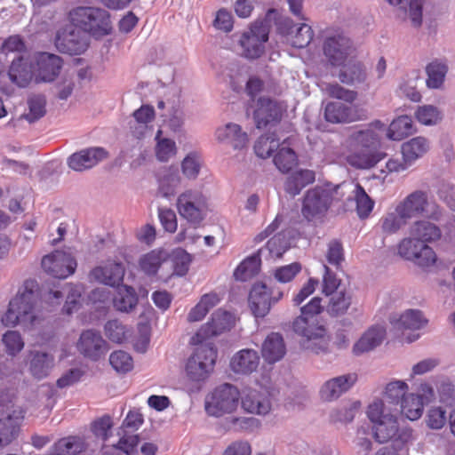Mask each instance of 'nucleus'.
<instances>
[{
	"mask_svg": "<svg viewBox=\"0 0 455 455\" xmlns=\"http://www.w3.org/2000/svg\"><path fill=\"white\" fill-rule=\"evenodd\" d=\"M38 284L35 280H26L17 295L9 302L8 309L1 317L5 327H14L20 323H32Z\"/></svg>",
	"mask_w": 455,
	"mask_h": 455,
	"instance_id": "1",
	"label": "nucleus"
},
{
	"mask_svg": "<svg viewBox=\"0 0 455 455\" xmlns=\"http://www.w3.org/2000/svg\"><path fill=\"white\" fill-rule=\"evenodd\" d=\"M286 353V347L281 334L272 332L267 336L261 347V355L268 363L280 361Z\"/></svg>",
	"mask_w": 455,
	"mask_h": 455,
	"instance_id": "29",
	"label": "nucleus"
},
{
	"mask_svg": "<svg viewBox=\"0 0 455 455\" xmlns=\"http://www.w3.org/2000/svg\"><path fill=\"white\" fill-rule=\"evenodd\" d=\"M91 275L100 283L109 286H116L123 282L124 267L122 263L108 261L102 267L93 268Z\"/></svg>",
	"mask_w": 455,
	"mask_h": 455,
	"instance_id": "27",
	"label": "nucleus"
},
{
	"mask_svg": "<svg viewBox=\"0 0 455 455\" xmlns=\"http://www.w3.org/2000/svg\"><path fill=\"white\" fill-rule=\"evenodd\" d=\"M356 212L361 219L367 218L372 212L374 201L367 195L364 188L357 183L354 190Z\"/></svg>",
	"mask_w": 455,
	"mask_h": 455,
	"instance_id": "51",
	"label": "nucleus"
},
{
	"mask_svg": "<svg viewBox=\"0 0 455 455\" xmlns=\"http://www.w3.org/2000/svg\"><path fill=\"white\" fill-rule=\"evenodd\" d=\"M325 120L331 124H348L368 117L367 110L359 105H346L341 102L331 101L324 108Z\"/></svg>",
	"mask_w": 455,
	"mask_h": 455,
	"instance_id": "11",
	"label": "nucleus"
},
{
	"mask_svg": "<svg viewBox=\"0 0 455 455\" xmlns=\"http://www.w3.org/2000/svg\"><path fill=\"white\" fill-rule=\"evenodd\" d=\"M286 140H283L282 147H279L277 153L274 156V164L283 173H288L298 164L297 155L293 149L284 147Z\"/></svg>",
	"mask_w": 455,
	"mask_h": 455,
	"instance_id": "44",
	"label": "nucleus"
},
{
	"mask_svg": "<svg viewBox=\"0 0 455 455\" xmlns=\"http://www.w3.org/2000/svg\"><path fill=\"white\" fill-rule=\"evenodd\" d=\"M242 407L250 413L259 415L268 413L271 409L269 392L261 386L258 388H246L242 396Z\"/></svg>",
	"mask_w": 455,
	"mask_h": 455,
	"instance_id": "16",
	"label": "nucleus"
},
{
	"mask_svg": "<svg viewBox=\"0 0 455 455\" xmlns=\"http://www.w3.org/2000/svg\"><path fill=\"white\" fill-rule=\"evenodd\" d=\"M326 259L331 265L337 268L340 266L344 260L343 246L340 242L332 240L329 243Z\"/></svg>",
	"mask_w": 455,
	"mask_h": 455,
	"instance_id": "64",
	"label": "nucleus"
},
{
	"mask_svg": "<svg viewBox=\"0 0 455 455\" xmlns=\"http://www.w3.org/2000/svg\"><path fill=\"white\" fill-rule=\"evenodd\" d=\"M217 350L212 344L200 345L189 357L186 365L188 378L193 381L204 380L212 371Z\"/></svg>",
	"mask_w": 455,
	"mask_h": 455,
	"instance_id": "5",
	"label": "nucleus"
},
{
	"mask_svg": "<svg viewBox=\"0 0 455 455\" xmlns=\"http://www.w3.org/2000/svg\"><path fill=\"white\" fill-rule=\"evenodd\" d=\"M353 152L347 163L358 169H369L377 164L382 156L377 152L379 140L371 130L359 131L351 137Z\"/></svg>",
	"mask_w": 455,
	"mask_h": 455,
	"instance_id": "2",
	"label": "nucleus"
},
{
	"mask_svg": "<svg viewBox=\"0 0 455 455\" xmlns=\"http://www.w3.org/2000/svg\"><path fill=\"white\" fill-rule=\"evenodd\" d=\"M410 235L422 244L440 240L442 231L438 226L428 220H417L410 227Z\"/></svg>",
	"mask_w": 455,
	"mask_h": 455,
	"instance_id": "28",
	"label": "nucleus"
},
{
	"mask_svg": "<svg viewBox=\"0 0 455 455\" xmlns=\"http://www.w3.org/2000/svg\"><path fill=\"white\" fill-rule=\"evenodd\" d=\"M239 399L240 393L235 387L231 384H223L206 397L205 411L214 417L232 413L237 408Z\"/></svg>",
	"mask_w": 455,
	"mask_h": 455,
	"instance_id": "4",
	"label": "nucleus"
},
{
	"mask_svg": "<svg viewBox=\"0 0 455 455\" xmlns=\"http://www.w3.org/2000/svg\"><path fill=\"white\" fill-rule=\"evenodd\" d=\"M177 210L182 218L196 227L206 215V198L200 191L186 190L177 199Z\"/></svg>",
	"mask_w": 455,
	"mask_h": 455,
	"instance_id": "6",
	"label": "nucleus"
},
{
	"mask_svg": "<svg viewBox=\"0 0 455 455\" xmlns=\"http://www.w3.org/2000/svg\"><path fill=\"white\" fill-rule=\"evenodd\" d=\"M427 204V194L421 190H416L399 202L395 207L397 212L408 221L413 217L422 215L426 212Z\"/></svg>",
	"mask_w": 455,
	"mask_h": 455,
	"instance_id": "21",
	"label": "nucleus"
},
{
	"mask_svg": "<svg viewBox=\"0 0 455 455\" xmlns=\"http://www.w3.org/2000/svg\"><path fill=\"white\" fill-rule=\"evenodd\" d=\"M34 69L28 63V61L22 58L12 60L9 68V77L20 87L27 86L32 79Z\"/></svg>",
	"mask_w": 455,
	"mask_h": 455,
	"instance_id": "37",
	"label": "nucleus"
},
{
	"mask_svg": "<svg viewBox=\"0 0 455 455\" xmlns=\"http://www.w3.org/2000/svg\"><path fill=\"white\" fill-rule=\"evenodd\" d=\"M62 60L52 53L39 52L36 56L34 73L38 82H52L60 74Z\"/></svg>",
	"mask_w": 455,
	"mask_h": 455,
	"instance_id": "18",
	"label": "nucleus"
},
{
	"mask_svg": "<svg viewBox=\"0 0 455 455\" xmlns=\"http://www.w3.org/2000/svg\"><path fill=\"white\" fill-rule=\"evenodd\" d=\"M415 116L417 120L425 125L435 124L442 118L440 111L432 105L419 107Z\"/></svg>",
	"mask_w": 455,
	"mask_h": 455,
	"instance_id": "56",
	"label": "nucleus"
},
{
	"mask_svg": "<svg viewBox=\"0 0 455 455\" xmlns=\"http://www.w3.org/2000/svg\"><path fill=\"white\" fill-rule=\"evenodd\" d=\"M84 449V443L78 436H68L60 439L52 446L54 455H76Z\"/></svg>",
	"mask_w": 455,
	"mask_h": 455,
	"instance_id": "42",
	"label": "nucleus"
},
{
	"mask_svg": "<svg viewBox=\"0 0 455 455\" xmlns=\"http://www.w3.org/2000/svg\"><path fill=\"white\" fill-rule=\"evenodd\" d=\"M266 247L268 250L270 255L275 258H281L288 249L284 235L281 234L273 235L267 242Z\"/></svg>",
	"mask_w": 455,
	"mask_h": 455,
	"instance_id": "63",
	"label": "nucleus"
},
{
	"mask_svg": "<svg viewBox=\"0 0 455 455\" xmlns=\"http://www.w3.org/2000/svg\"><path fill=\"white\" fill-rule=\"evenodd\" d=\"M221 299V296L215 291L202 295L196 305L193 307L188 314V322L195 323L202 321L211 309L220 303Z\"/></svg>",
	"mask_w": 455,
	"mask_h": 455,
	"instance_id": "34",
	"label": "nucleus"
},
{
	"mask_svg": "<svg viewBox=\"0 0 455 455\" xmlns=\"http://www.w3.org/2000/svg\"><path fill=\"white\" fill-rule=\"evenodd\" d=\"M132 116L135 124L130 126L132 132L134 137L140 139L145 135L149 124L155 119V109L150 105H142L133 112Z\"/></svg>",
	"mask_w": 455,
	"mask_h": 455,
	"instance_id": "36",
	"label": "nucleus"
},
{
	"mask_svg": "<svg viewBox=\"0 0 455 455\" xmlns=\"http://www.w3.org/2000/svg\"><path fill=\"white\" fill-rule=\"evenodd\" d=\"M448 71L447 65L438 60H435L426 67L427 72V85L428 88L438 89L440 88L445 79Z\"/></svg>",
	"mask_w": 455,
	"mask_h": 455,
	"instance_id": "43",
	"label": "nucleus"
},
{
	"mask_svg": "<svg viewBox=\"0 0 455 455\" xmlns=\"http://www.w3.org/2000/svg\"><path fill=\"white\" fill-rule=\"evenodd\" d=\"M279 141L280 138L274 132L261 135L254 145L255 154L263 159L271 156L272 153L281 146Z\"/></svg>",
	"mask_w": 455,
	"mask_h": 455,
	"instance_id": "47",
	"label": "nucleus"
},
{
	"mask_svg": "<svg viewBox=\"0 0 455 455\" xmlns=\"http://www.w3.org/2000/svg\"><path fill=\"white\" fill-rule=\"evenodd\" d=\"M391 410V407L387 409L384 401L376 399L368 406L367 415L370 420L375 424L385 419L386 417L392 416Z\"/></svg>",
	"mask_w": 455,
	"mask_h": 455,
	"instance_id": "59",
	"label": "nucleus"
},
{
	"mask_svg": "<svg viewBox=\"0 0 455 455\" xmlns=\"http://www.w3.org/2000/svg\"><path fill=\"white\" fill-rule=\"evenodd\" d=\"M424 398L420 395L408 394L400 404L401 412L410 420L419 419L424 410Z\"/></svg>",
	"mask_w": 455,
	"mask_h": 455,
	"instance_id": "41",
	"label": "nucleus"
},
{
	"mask_svg": "<svg viewBox=\"0 0 455 455\" xmlns=\"http://www.w3.org/2000/svg\"><path fill=\"white\" fill-rule=\"evenodd\" d=\"M356 380L357 375L355 373H348L326 381L320 391L322 399L331 401L338 398L347 391Z\"/></svg>",
	"mask_w": 455,
	"mask_h": 455,
	"instance_id": "25",
	"label": "nucleus"
},
{
	"mask_svg": "<svg viewBox=\"0 0 455 455\" xmlns=\"http://www.w3.org/2000/svg\"><path fill=\"white\" fill-rule=\"evenodd\" d=\"M315 173L312 170L300 169L287 177L284 183V190L289 195L295 196L307 186L314 183Z\"/></svg>",
	"mask_w": 455,
	"mask_h": 455,
	"instance_id": "35",
	"label": "nucleus"
},
{
	"mask_svg": "<svg viewBox=\"0 0 455 455\" xmlns=\"http://www.w3.org/2000/svg\"><path fill=\"white\" fill-rule=\"evenodd\" d=\"M161 134L162 131L158 130L156 135V140H157L156 156L161 162H167L172 156L176 155L177 148L172 140L160 139Z\"/></svg>",
	"mask_w": 455,
	"mask_h": 455,
	"instance_id": "53",
	"label": "nucleus"
},
{
	"mask_svg": "<svg viewBox=\"0 0 455 455\" xmlns=\"http://www.w3.org/2000/svg\"><path fill=\"white\" fill-rule=\"evenodd\" d=\"M331 296L327 312L333 316L344 315L351 305V297L346 291H339Z\"/></svg>",
	"mask_w": 455,
	"mask_h": 455,
	"instance_id": "50",
	"label": "nucleus"
},
{
	"mask_svg": "<svg viewBox=\"0 0 455 455\" xmlns=\"http://www.w3.org/2000/svg\"><path fill=\"white\" fill-rule=\"evenodd\" d=\"M412 436L411 429L408 427L399 428L398 421L395 416L386 417L374 424V437L380 443H385L394 440L401 444L408 443Z\"/></svg>",
	"mask_w": 455,
	"mask_h": 455,
	"instance_id": "14",
	"label": "nucleus"
},
{
	"mask_svg": "<svg viewBox=\"0 0 455 455\" xmlns=\"http://www.w3.org/2000/svg\"><path fill=\"white\" fill-rule=\"evenodd\" d=\"M138 303V296L135 290L127 285L118 287L117 292L113 299L114 307L121 312L132 311Z\"/></svg>",
	"mask_w": 455,
	"mask_h": 455,
	"instance_id": "40",
	"label": "nucleus"
},
{
	"mask_svg": "<svg viewBox=\"0 0 455 455\" xmlns=\"http://www.w3.org/2000/svg\"><path fill=\"white\" fill-rule=\"evenodd\" d=\"M2 341L5 347V352L12 356L19 354L24 347V341L20 333L17 331H7Z\"/></svg>",
	"mask_w": 455,
	"mask_h": 455,
	"instance_id": "55",
	"label": "nucleus"
},
{
	"mask_svg": "<svg viewBox=\"0 0 455 455\" xmlns=\"http://www.w3.org/2000/svg\"><path fill=\"white\" fill-rule=\"evenodd\" d=\"M29 112L26 115L27 120L30 123L40 119L45 114V99L44 96L36 95L28 100Z\"/></svg>",
	"mask_w": 455,
	"mask_h": 455,
	"instance_id": "58",
	"label": "nucleus"
},
{
	"mask_svg": "<svg viewBox=\"0 0 455 455\" xmlns=\"http://www.w3.org/2000/svg\"><path fill=\"white\" fill-rule=\"evenodd\" d=\"M385 336L386 329L383 326L374 325L371 327L354 345V354L358 355L375 348L382 343Z\"/></svg>",
	"mask_w": 455,
	"mask_h": 455,
	"instance_id": "32",
	"label": "nucleus"
},
{
	"mask_svg": "<svg viewBox=\"0 0 455 455\" xmlns=\"http://www.w3.org/2000/svg\"><path fill=\"white\" fill-rule=\"evenodd\" d=\"M216 139L222 143L230 145L234 149H243L248 144V135L242 131L239 124L228 123L219 127L215 132Z\"/></svg>",
	"mask_w": 455,
	"mask_h": 455,
	"instance_id": "24",
	"label": "nucleus"
},
{
	"mask_svg": "<svg viewBox=\"0 0 455 455\" xmlns=\"http://www.w3.org/2000/svg\"><path fill=\"white\" fill-rule=\"evenodd\" d=\"M429 149L428 140L421 136L415 137L402 145V154L405 162L413 163L422 157Z\"/></svg>",
	"mask_w": 455,
	"mask_h": 455,
	"instance_id": "38",
	"label": "nucleus"
},
{
	"mask_svg": "<svg viewBox=\"0 0 455 455\" xmlns=\"http://www.w3.org/2000/svg\"><path fill=\"white\" fill-rule=\"evenodd\" d=\"M271 292L269 287L263 283H254L250 294L249 302L251 309L256 317L265 316L270 310Z\"/></svg>",
	"mask_w": 455,
	"mask_h": 455,
	"instance_id": "23",
	"label": "nucleus"
},
{
	"mask_svg": "<svg viewBox=\"0 0 455 455\" xmlns=\"http://www.w3.org/2000/svg\"><path fill=\"white\" fill-rule=\"evenodd\" d=\"M355 49L351 40L342 33L327 36L323 43V53L332 66H339L349 57H353Z\"/></svg>",
	"mask_w": 455,
	"mask_h": 455,
	"instance_id": "12",
	"label": "nucleus"
},
{
	"mask_svg": "<svg viewBox=\"0 0 455 455\" xmlns=\"http://www.w3.org/2000/svg\"><path fill=\"white\" fill-rule=\"evenodd\" d=\"M323 307L322 306V299L314 297L307 304L300 308V315L296 318V326L298 331H302L301 327L307 324V320H320V314Z\"/></svg>",
	"mask_w": 455,
	"mask_h": 455,
	"instance_id": "46",
	"label": "nucleus"
},
{
	"mask_svg": "<svg viewBox=\"0 0 455 455\" xmlns=\"http://www.w3.org/2000/svg\"><path fill=\"white\" fill-rule=\"evenodd\" d=\"M339 67H341L339 73V78L341 83L354 84L364 82L366 78L365 69L362 63L356 60L355 52L353 54V57H349Z\"/></svg>",
	"mask_w": 455,
	"mask_h": 455,
	"instance_id": "31",
	"label": "nucleus"
},
{
	"mask_svg": "<svg viewBox=\"0 0 455 455\" xmlns=\"http://www.w3.org/2000/svg\"><path fill=\"white\" fill-rule=\"evenodd\" d=\"M269 28L265 20H256L243 32L239 40L243 55L247 59H258L264 52V44L268 40Z\"/></svg>",
	"mask_w": 455,
	"mask_h": 455,
	"instance_id": "7",
	"label": "nucleus"
},
{
	"mask_svg": "<svg viewBox=\"0 0 455 455\" xmlns=\"http://www.w3.org/2000/svg\"><path fill=\"white\" fill-rule=\"evenodd\" d=\"M406 223V219L397 212L395 207L394 212H387L381 218V231L386 235H392L399 231Z\"/></svg>",
	"mask_w": 455,
	"mask_h": 455,
	"instance_id": "52",
	"label": "nucleus"
},
{
	"mask_svg": "<svg viewBox=\"0 0 455 455\" xmlns=\"http://www.w3.org/2000/svg\"><path fill=\"white\" fill-rule=\"evenodd\" d=\"M23 418L21 411L0 416V446L10 443L15 438Z\"/></svg>",
	"mask_w": 455,
	"mask_h": 455,
	"instance_id": "33",
	"label": "nucleus"
},
{
	"mask_svg": "<svg viewBox=\"0 0 455 455\" xmlns=\"http://www.w3.org/2000/svg\"><path fill=\"white\" fill-rule=\"evenodd\" d=\"M55 45L62 53L79 55L87 50L89 43L84 32L72 28L58 32Z\"/></svg>",
	"mask_w": 455,
	"mask_h": 455,
	"instance_id": "15",
	"label": "nucleus"
},
{
	"mask_svg": "<svg viewBox=\"0 0 455 455\" xmlns=\"http://www.w3.org/2000/svg\"><path fill=\"white\" fill-rule=\"evenodd\" d=\"M108 156V153L103 148H90L71 155L68 159V164L76 172H83L92 168Z\"/></svg>",
	"mask_w": 455,
	"mask_h": 455,
	"instance_id": "19",
	"label": "nucleus"
},
{
	"mask_svg": "<svg viewBox=\"0 0 455 455\" xmlns=\"http://www.w3.org/2000/svg\"><path fill=\"white\" fill-rule=\"evenodd\" d=\"M235 324L234 315L223 309L216 310L210 320L201 326L193 339L203 343L204 340L229 331Z\"/></svg>",
	"mask_w": 455,
	"mask_h": 455,
	"instance_id": "13",
	"label": "nucleus"
},
{
	"mask_svg": "<svg viewBox=\"0 0 455 455\" xmlns=\"http://www.w3.org/2000/svg\"><path fill=\"white\" fill-rule=\"evenodd\" d=\"M398 254L407 260H411L422 267H428L436 262L434 250L427 244H422L411 235L403 238L398 244Z\"/></svg>",
	"mask_w": 455,
	"mask_h": 455,
	"instance_id": "9",
	"label": "nucleus"
},
{
	"mask_svg": "<svg viewBox=\"0 0 455 455\" xmlns=\"http://www.w3.org/2000/svg\"><path fill=\"white\" fill-rule=\"evenodd\" d=\"M307 324L301 327L302 331H298L296 326V318L292 323V329L295 333L307 339V340H316L323 339L325 336L326 330L319 319L313 321L307 320Z\"/></svg>",
	"mask_w": 455,
	"mask_h": 455,
	"instance_id": "49",
	"label": "nucleus"
},
{
	"mask_svg": "<svg viewBox=\"0 0 455 455\" xmlns=\"http://www.w3.org/2000/svg\"><path fill=\"white\" fill-rule=\"evenodd\" d=\"M260 267V258L258 254L251 255L243 260L234 272L236 280L247 281L258 274Z\"/></svg>",
	"mask_w": 455,
	"mask_h": 455,
	"instance_id": "48",
	"label": "nucleus"
},
{
	"mask_svg": "<svg viewBox=\"0 0 455 455\" xmlns=\"http://www.w3.org/2000/svg\"><path fill=\"white\" fill-rule=\"evenodd\" d=\"M327 92L330 97L350 103V105L357 98V92L355 91L346 89L338 84H329L327 86Z\"/></svg>",
	"mask_w": 455,
	"mask_h": 455,
	"instance_id": "61",
	"label": "nucleus"
},
{
	"mask_svg": "<svg viewBox=\"0 0 455 455\" xmlns=\"http://www.w3.org/2000/svg\"><path fill=\"white\" fill-rule=\"evenodd\" d=\"M172 267L169 253L164 249H155L143 254L139 259L140 269L147 275H156L159 270Z\"/></svg>",
	"mask_w": 455,
	"mask_h": 455,
	"instance_id": "22",
	"label": "nucleus"
},
{
	"mask_svg": "<svg viewBox=\"0 0 455 455\" xmlns=\"http://www.w3.org/2000/svg\"><path fill=\"white\" fill-rule=\"evenodd\" d=\"M77 348L85 357L98 360L107 352V343L99 331L87 330L82 332Z\"/></svg>",
	"mask_w": 455,
	"mask_h": 455,
	"instance_id": "20",
	"label": "nucleus"
},
{
	"mask_svg": "<svg viewBox=\"0 0 455 455\" xmlns=\"http://www.w3.org/2000/svg\"><path fill=\"white\" fill-rule=\"evenodd\" d=\"M252 116L257 128H265L268 124H275L281 120L282 108L276 101L269 98L260 97L256 101V108Z\"/></svg>",
	"mask_w": 455,
	"mask_h": 455,
	"instance_id": "17",
	"label": "nucleus"
},
{
	"mask_svg": "<svg viewBox=\"0 0 455 455\" xmlns=\"http://www.w3.org/2000/svg\"><path fill=\"white\" fill-rule=\"evenodd\" d=\"M332 200L333 193L331 189L316 186L306 192L303 197L301 213L308 221L321 218L328 212Z\"/></svg>",
	"mask_w": 455,
	"mask_h": 455,
	"instance_id": "8",
	"label": "nucleus"
},
{
	"mask_svg": "<svg viewBox=\"0 0 455 455\" xmlns=\"http://www.w3.org/2000/svg\"><path fill=\"white\" fill-rule=\"evenodd\" d=\"M407 388L408 386L403 381L398 380L390 382L387 385L386 387V403H387L389 405L397 406L400 403H402L403 397L407 395H405Z\"/></svg>",
	"mask_w": 455,
	"mask_h": 455,
	"instance_id": "54",
	"label": "nucleus"
},
{
	"mask_svg": "<svg viewBox=\"0 0 455 455\" xmlns=\"http://www.w3.org/2000/svg\"><path fill=\"white\" fill-rule=\"evenodd\" d=\"M109 363L118 372H127L132 369L133 365L132 356L123 350L113 352L109 356Z\"/></svg>",
	"mask_w": 455,
	"mask_h": 455,
	"instance_id": "57",
	"label": "nucleus"
},
{
	"mask_svg": "<svg viewBox=\"0 0 455 455\" xmlns=\"http://www.w3.org/2000/svg\"><path fill=\"white\" fill-rule=\"evenodd\" d=\"M314 36L311 27L307 24H301L292 37L291 45L296 48H304L307 46Z\"/></svg>",
	"mask_w": 455,
	"mask_h": 455,
	"instance_id": "60",
	"label": "nucleus"
},
{
	"mask_svg": "<svg viewBox=\"0 0 455 455\" xmlns=\"http://www.w3.org/2000/svg\"><path fill=\"white\" fill-rule=\"evenodd\" d=\"M28 356L30 374L36 379L46 378L54 365L53 356L39 351H30Z\"/></svg>",
	"mask_w": 455,
	"mask_h": 455,
	"instance_id": "30",
	"label": "nucleus"
},
{
	"mask_svg": "<svg viewBox=\"0 0 455 455\" xmlns=\"http://www.w3.org/2000/svg\"><path fill=\"white\" fill-rule=\"evenodd\" d=\"M125 327L117 320L108 321L105 324L106 336L113 342L122 343L125 339Z\"/></svg>",
	"mask_w": 455,
	"mask_h": 455,
	"instance_id": "62",
	"label": "nucleus"
},
{
	"mask_svg": "<svg viewBox=\"0 0 455 455\" xmlns=\"http://www.w3.org/2000/svg\"><path fill=\"white\" fill-rule=\"evenodd\" d=\"M391 323L394 327L398 331L404 330H419L423 327L427 321L422 315L419 310L409 309L405 311L396 320H392Z\"/></svg>",
	"mask_w": 455,
	"mask_h": 455,
	"instance_id": "39",
	"label": "nucleus"
},
{
	"mask_svg": "<svg viewBox=\"0 0 455 455\" xmlns=\"http://www.w3.org/2000/svg\"><path fill=\"white\" fill-rule=\"evenodd\" d=\"M260 362L258 352L244 348L235 353L230 361V368L235 373L251 374L256 371Z\"/></svg>",
	"mask_w": 455,
	"mask_h": 455,
	"instance_id": "26",
	"label": "nucleus"
},
{
	"mask_svg": "<svg viewBox=\"0 0 455 455\" xmlns=\"http://www.w3.org/2000/svg\"><path fill=\"white\" fill-rule=\"evenodd\" d=\"M414 132L413 123L410 116H401L395 119L387 130V137L393 140H402Z\"/></svg>",
	"mask_w": 455,
	"mask_h": 455,
	"instance_id": "45",
	"label": "nucleus"
},
{
	"mask_svg": "<svg viewBox=\"0 0 455 455\" xmlns=\"http://www.w3.org/2000/svg\"><path fill=\"white\" fill-rule=\"evenodd\" d=\"M69 20L76 28L95 37H102L111 33L112 26L108 11L97 8L79 6L69 12Z\"/></svg>",
	"mask_w": 455,
	"mask_h": 455,
	"instance_id": "3",
	"label": "nucleus"
},
{
	"mask_svg": "<svg viewBox=\"0 0 455 455\" xmlns=\"http://www.w3.org/2000/svg\"><path fill=\"white\" fill-rule=\"evenodd\" d=\"M41 265L45 273L60 279H65L74 274L77 266L75 258L63 251H54L44 256Z\"/></svg>",
	"mask_w": 455,
	"mask_h": 455,
	"instance_id": "10",
	"label": "nucleus"
}]
</instances>
